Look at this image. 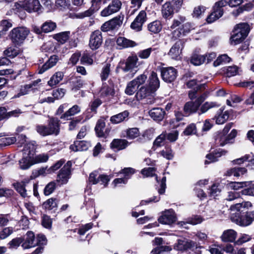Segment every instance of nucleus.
Listing matches in <instances>:
<instances>
[{
    "label": "nucleus",
    "mask_w": 254,
    "mask_h": 254,
    "mask_svg": "<svg viewBox=\"0 0 254 254\" xmlns=\"http://www.w3.org/2000/svg\"><path fill=\"white\" fill-rule=\"evenodd\" d=\"M160 80L157 73L152 71L147 81V83L141 86L137 91L135 98L137 101L146 99L148 104H153L155 101L156 92L160 87Z\"/></svg>",
    "instance_id": "1"
},
{
    "label": "nucleus",
    "mask_w": 254,
    "mask_h": 254,
    "mask_svg": "<svg viewBox=\"0 0 254 254\" xmlns=\"http://www.w3.org/2000/svg\"><path fill=\"white\" fill-rule=\"evenodd\" d=\"M37 146L33 143H26L22 149V157L19 160L20 169L27 170L33 165V156L36 152Z\"/></svg>",
    "instance_id": "2"
},
{
    "label": "nucleus",
    "mask_w": 254,
    "mask_h": 254,
    "mask_svg": "<svg viewBox=\"0 0 254 254\" xmlns=\"http://www.w3.org/2000/svg\"><path fill=\"white\" fill-rule=\"evenodd\" d=\"M29 28L25 26L13 28L9 33L8 37L12 45L16 48L22 46L30 34Z\"/></svg>",
    "instance_id": "3"
},
{
    "label": "nucleus",
    "mask_w": 254,
    "mask_h": 254,
    "mask_svg": "<svg viewBox=\"0 0 254 254\" xmlns=\"http://www.w3.org/2000/svg\"><path fill=\"white\" fill-rule=\"evenodd\" d=\"M186 20V17L182 16H179V20H173L170 26L171 29H176L173 32V37L177 38L180 37L181 36H185L193 29L190 23L186 22L184 23Z\"/></svg>",
    "instance_id": "4"
},
{
    "label": "nucleus",
    "mask_w": 254,
    "mask_h": 254,
    "mask_svg": "<svg viewBox=\"0 0 254 254\" xmlns=\"http://www.w3.org/2000/svg\"><path fill=\"white\" fill-rule=\"evenodd\" d=\"M183 0H169L161 7V14L163 18L170 19L175 13L178 12L183 4Z\"/></svg>",
    "instance_id": "5"
},
{
    "label": "nucleus",
    "mask_w": 254,
    "mask_h": 254,
    "mask_svg": "<svg viewBox=\"0 0 254 254\" xmlns=\"http://www.w3.org/2000/svg\"><path fill=\"white\" fill-rule=\"evenodd\" d=\"M250 26L247 23H240L236 24L232 31L233 34L230 37L235 45L242 42L248 36L250 32Z\"/></svg>",
    "instance_id": "6"
},
{
    "label": "nucleus",
    "mask_w": 254,
    "mask_h": 254,
    "mask_svg": "<svg viewBox=\"0 0 254 254\" xmlns=\"http://www.w3.org/2000/svg\"><path fill=\"white\" fill-rule=\"evenodd\" d=\"M235 210L236 212L231 216V220L233 222L242 227H246L252 224L249 210H246L245 208H241L240 210Z\"/></svg>",
    "instance_id": "7"
},
{
    "label": "nucleus",
    "mask_w": 254,
    "mask_h": 254,
    "mask_svg": "<svg viewBox=\"0 0 254 254\" xmlns=\"http://www.w3.org/2000/svg\"><path fill=\"white\" fill-rule=\"evenodd\" d=\"M227 6L224 0H220L216 2L213 6L210 13L207 16L206 21L208 24H211L224 14V7Z\"/></svg>",
    "instance_id": "8"
},
{
    "label": "nucleus",
    "mask_w": 254,
    "mask_h": 254,
    "mask_svg": "<svg viewBox=\"0 0 254 254\" xmlns=\"http://www.w3.org/2000/svg\"><path fill=\"white\" fill-rule=\"evenodd\" d=\"M138 59L135 54L132 55L127 57L126 60H121L116 68V72H119L120 69L124 72H131L137 67V63Z\"/></svg>",
    "instance_id": "9"
},
{
    "label": "nucleus",
    "mask_w": 254,
    "mask_h": 254,
    "mask_svg": "<svg viewBox=\"0 0 254 254\" xmlns=\"http://www.w3.org/2000/svg\"><path fill=\"white\" fill-rule=\"evenodd\" d=\"M24 0L22 3H16V8L26 10L29 13L38 12L42 7L39 0Z\"/></svg>",
    "instance_id": "10"
},
{
    "label": "nucleus",
    "mask_w": 254,
    "mask_h": 254,
    "mask_svg": "<svg viewBox=\"0 0 254 254\" xmlns=\"http://www.w3.org/2000/svg\"><path fill=\"white\" fill-rule=\"evenodd\" d=\"M161 77L162 80L167 83H173L178 76V70L172 66L161 67L160 68Z\"/></svg>",
    "instance_id": "11"
},
{
    "label": "nucleus",
    "mask_w": 254,
    "mask_h": 254,
    "mask_svg": "<svg viewBox=\"0 0 254 254\" xmlns=\"http://www.w3.org/2000/svg\"><path fill=\"white\" fill-rule=\"evenodd\" d=\"M158 222L162 224L171 225L177 221L175 211L172 209L166 210L158 219Z\"/></svg>",
    "instance_id": "12"
},
{
    "label": "nucleus",
    "mask_w": 254,
    "mask_h": 254,
    "mask_svg": "<svg viewBox=\"0 0 254 254\" xmlns=\"http://www.w3.org/2000/svg\"><path fill=\"white\" fill-rule=\"evenodd\" d=\"M103 43L102 33L99 30L92 32L90 35L89 46L92 50L98 49Z\"/></svg>",
    "instance_id": "13"
},
{
    "label": "nucleus",
    "mask_w": 254,
    "mask_h": 254,
    "mask_svg": "<svg viewBox=\"0 0 254 254\" xmlns=\"http://www.w3.org/2000/svg\"><path fill=\"white\" fill-rule=\"evenodd\" d=\"M59 200L56 197H51L43 202L41 206L46 212L48 211L50 213L56 214L59 213L58 204Z\"/></svg>",
    "instance_id": "14"
},
{
    "label": "nucleus",
    "mask_w": 254,
    "mask_h": 254,
    "mask_svg": "<svg viewBox=\"0 0 254 254\" xmlns=\"http://www.w3.org/2000/svg\"><path fill=\"white\" fill-rule=\"evenodd\" d=\"M177 248L180 251H187L190 250L194 251L197 248H201V247L198 246L197 243L190 240H179L178 241Z\"/></svg>",
    "instance_id": "15"
},
{
    "label": "nucleus",
    "mask_w": 254,
    "mask_h": 254,
    "mask_svg": "<svg viewBox=\"0 0 254 254\" xmlns=\"http://www.w3.org/2000/svg\"><path fill=\"white\" fill-rule=\"evenodd\" d=\"M185 42L183 40L179 39L177 41L171 48L168 55L171 57L172 59L178 60L182 50L184 47Z\"/></svg>",
    "instance_id": "16"
},
{
    "label": "nucleus",
    "mask_w": 254,
    "mask_h": 254,
    "mask_svg": "<svg viewBox=\"0 0 254 254\" xmlns=\"http://www.w3.org/2000/svg\"><path fill=\"white\" fill-rule=\"evenodd\" d=\"M122 4L120 0H113L111 3L101 11L100 15L106 17L117 12L121 9Z\"/></svg>",
    "instance_id": "17"
},
{
    "label": "nucleus",
    "mask_w": 254,
    "mask_h": 254,
    "mask_svg": "<svg viewBox=\"0 0 254 254\" xmlns=\"http://www.w3.org/2000/svg\"><path fill=\"white\" fill-rule=\"evenodd\" d=\"M23 238L24 242L21 245L22 247L24 249H28L31 248L35 247V235L32 231H28L26 234L22 236Z\"/></svg>",
    "instance_id": "18"
},
{
    "label": "nucleus",
    "mask_w": 254,
    "mask_h": 254,
    "mask_svg": "<svg viewBox=\"0 0 254 254\" xmlns=\"http://www.w3.org/2000/svg\"><path fill=\"white\" fill-rule=\"evenodd\" d=\"M60 120L57 117H51L49 118L48 123V127L51 134L58 135L60 132Z\"/></svg>",
    "instance_id": "19"
},
{
    "label": "nucleus",
    "mask_w": 254,
    "mask_h": 254,
    "mask_svg": "<svg viewBox=\"0 0 254 254\" xmlns=\"http://www.w3.org/2000/svg\"><path fill=\"white\" fill-rule=\"evenodd\" d=\"M30 179L28 178H25L21 182H16L12 184L14 189L18 192L22 197L27 196L26 186L30 182Z\"/></svg>",
    "instance_id": "20"
},
{
    "label": "nucleus",
    "mask_w": 254,
    "mask_h": 254,
    "mask_svg": "<svg viewBox=\"0 0 254 254\" xmlns=\"http://www.w3.org/2000/svg\"><path fill=\"white\" fill-rule=\"evenodd\" d=\"M116 43L119 46V49L133 48L138 44L135 41L128 39L125 37L119 36L116 39Z\"/></svg>",
    "instance_id": "21"
},
{
    "label": "nucleus",
    "mask_w": 254,
    "mask_h": 254,
    "mask_svg": "<svg viewBox=\"0 0 254 254\" xmlns=\"http://www.w3.org/2000/svg\"><path fill=\"white\" fill-rule=\"evenodd\" d=\"M121 23L120 17H115L103 24L101 27V30L103 32H108L114 30L117 26L120 25Z\"/></svg>",
    "instance_id": "22"
},
{
    "label": "nucleus",
    "mask_w": 254,
    "mask_h": 254,
    "mask_svg": "<svg viewBox=\"0 0 254 254\" xmlns=\"http://www.w3.org/2000/svg\"><path fill=\"white\" fill-rule=\"evenodd\" d=\"M237 236V233L233 229H228L225 230L220 238L224 243H234Z\"/></svg>",
    "instance_id": "23"
},
{
    "label": "nucleus",
    "mask_w": 254,
    "mask_h": 254,
    "mask_svg": "<svg viewBox=\"0 0 254 254\" xmlns=\"http://www.w3.org/2000/svg\"><path fill=\"white\" fill-rule=\"evenodd\" d=\"M90 146L89 143L85 140H75L69 146V149L74 152L86 151Z\"/></svg>",
    "instance_id": "24"
},
{
    "label": "nucleus",
    "mask_w": 254,
    "mask_h": 254,
    "mask_svg": "<svg viewBox=\"0 0 254 254\" xmlns=\"http://www.w3.org/2000/svg\"><path fill=\"white\" fill-rule=\"evenodd\" d=\"M149 116L153 120L156 121H161L166 115L165 110L161 108H154L149 112Z\"/></svg>",
    "instance_id": "25"
},
{
    "label": "nucleus",
    "mask_w": 254,
    "mask_h": 254,
    "mask_svg": "<svg viewBox=\"0 0 254 254\" xmlns=\"http://www.w3.org/2000/svg\"><path fill=\"white\" fill-rule=\"evenodd\" d=\"M190 63L195 66L202 65L205 63V58L203 55H201L196 51H194L189 60Z\"/></svg>",
    "instance_id": "26"
},
{
    "label": "nucleus",
    "mask_w": 254,
    "mask_h": 254,
    "mask_svg": "<svg viewBox=\"0 0 254 254\" xmlns=\"http://www.w3.org/2000/svg\"><path fill=\"white\" fill-rule=\"evenodd\" d=\"M105 125L106 124L104 120L102 119H99L97 121L94 130L96 135L98 137H107V135L106 134V133H107V129L105 130V132L103 131L105 127Z\"/></svg>",
    "instance_id": "27"
},
{
    "label": "nucleus",
    "mask_w": 254,
    "mask_h": 254,
    "mask_svg": "<svg viewBox=\"0 0 254 254\" xmlns=\"http://www.w3.org/2000/svg\"><path fill=\"white\" fill-rule=\"evenodd\" d=\"M247 172L248 170L245 167H235L228 169L225 175L228 177L234 176L236 177H239L247 173Z\"/></svg>",
    "instance_id": "28"
},
{
    "label": "nucleus",
    "mask_w": 254,
    "mask_h": 254,
    "mask_svg": "<svg viewBox=\"0 0 254 254\" xmlns=\"http://www.w3.org/2000/svg\"><path fill=\"white\" fill-rule=\"evenodd\" d=\"M128 144V142L126 139H114L110 143V148L112 149L122 150L126 148Z\"/></svg>",
    "instance_id": "29"
},
{
    "label": "nucleus",
    "mask_w": 254,
    "mask_h": 254,
    "mask_svg": "<svg viewBox=\"0 0 254 254\" xmlns=\"http://www.w3.org/2000/svg\"><path fill=\"white\" fill-rule=\"evenodd\" d=\"M198 109L199 108L192 101L186 102L183 108V111L186 116L196 113Z\"/></svg>",
    "instance_id": "30"
},
{
    "label": "nucleus",
    "mask_w": 254,
    "mask_h": 254,
    "mask_svg": "<svg viewBox=\"0 0 254 254\" xmlns=\"http://www.w3.org/2000/svg\"><path fill=\"white\" fill-rule=\"evenodd\" d=\"M247 181H243V182H232L228 181V183L226 185V187L228 190H233L235 191H237L240 190H241L244 188H246V186H247Z\"/></svg>",
    "instance_id": "31"
},
{
    "label": "nucleus",
    "mask_w": 254,
    "mask_h": 254,
    "mask_svg": "<svg viewBox=\"0 0 254 254\" xmlns=\"http://www.w3.org/2000/svg\"><path fill=\"white\" fill-rule=\"evenodd\" d=\"M69 31H64L53 35V38L61 44H64L69 39Z\"/></svg>",
    "instance_id": "32"
},
{
    "label": "nucleus",
    "mask_w": 254,
    "mask_h": 254,
    "mask_svg": "<svg viewBox=\"0 0 254 254\" xmlns=\"http://www.w3.org/2000/svg\"><path fill=\"white\" fill-rule=\"evenodd\" d=\"M183 134L185 136H190L195 135L196 136H200V133H198L196 124L191 123L188 125L183 132Z\"/></svg>",
    "instance_id": "33"
},
{
    "label": "nucleus",
    "mask_w": 254,
    "mask_h": 254,
    "mask_svg": "<svg viewBox=\"0 0 254 254\" xmlns=\"http://www.w3.org/2000/svg\"><path fill=\"white\" fill-rule=\"evenodd\" d=\"M147 28L152 34H157L161 31L162 25L160 21L155 20L148 24Z\"/></svg>",
    "instance_id": "34"
},
{
    "label": "nucleus",
    "mask_w": 254,
    "mask_h": 254,
    "mask_svg": "<svg viewBox=\"0 0 254 254\" xmlns=\"http://www.w3.org/2000/svg\"><path fill=\"white\" fill-rule=\"evenodd\" d=\"M129 115L127 111H125L116 115L113 116L110 118V121L112 123L117 124L124 121Z\"/></svg>",
    "instance_id": "35"
},
{
    "label": "nucleus",
    "mask_w": 254,
    "mask_h": 254,
    "mask_svg": "<svg viewBox=\"0 0 254 254\" xmlns=\"http://www.w3.org/2000/svg\"><path fill=\"white\" fill-rule=\"evenodd\" d=\"M152 132H151L150 130L146 129L141 134H139V136L137 138L136 141L139 143H144L152 139Z\"/></svg>",
    "instance_id": "36"
},
{
    "label": "nucleus",
    "mask_w": 254,
    "mask_h": 254,
    "mask_svg": "<svg viewBox=\"0 0 254 254\" xmlns=\"http://www.w3.org/2000/svg\"><path fill=\"white\" fill-rule=\"evenodd\" d=\"M125 132L126 135H124V137L128 139H134L137 137L138 138L140 134L139 129L137 127L128 128L125 130Z\"/></svg>",
    "instance_id": "37"
},
{
    "label": "nucleus",
    "mask_w": 254,
    "mask_h": 254,
    "mask_svg": "<svg viewBox=\"0 0 254 254\" xmlns=\"http://www.w3.org/2000/svg\"><path fill=\"white\" fill-rule=\"evenodd\" d=\"M221 70L225 76L230 77L238 73V67L236 65L224 67L221 68Z\"/></svg>",
    "instance_id": "38"
},
{
    "label": "nucleus",
    "mask_w": 254,
    "mask_h": 254,
    "mask_svg": "<svg viewBox=\"0 0 254 254\" xmlns=\"http://www.w3.org/2000/svg\"><path fill=\"white\" fill-rule=\"evenodd\" d=\"M64 73L62 71L56 72L48 82V84L53 87L58 84L63 78Z\"/></svg>",
    "instance_id": "39"
},
{
    "label": "nucleus",
    "mask_w": 254,
    "mask_h": 254,
    "mask_svg": "<svg viewBox=\"0 0 254 254\" xmlns=\"http://www.w3.org/2000/svg\"><path fill=\"white\" fill-rule=\"evenodd\" d=\"M135 173V170L132 168L127 167L121 169L119 172L116 173V176H118L121 174L124 175V178L128 182V180L131 178L132 175Z\"/></svg>",
    "instance_id": "40"
},
{
    "label": "nucleus",
    "mask_w": 254,
    "mask_h": 254,
    "mask_svg": "<svg viewBox=\"0 0 254 254\" xmlns=\"http://www.w3.org/2000/svg\"><path fill=\"white\" fill-rule=\"evenodd\" d=\"M220 104L216 102H206L203 104L199 109L198 114L200 115L206 113L208 110L215 107H219Z\"/></svg>",
    "instance_id": "41"
},
{
    "label": "nucleus",
    "mask_w": 254,
    "mask_h": 254,
    "mask_svg": "<svg viewBox=\"0 0 254 254\" xmlns=\"http://www.w3.org/2000/svg\"><path fill=\"white\" fill-rule=\"evenodd\" d=\"M232 61V59L227 54H222L219 55L213 63L214 67L218 66L221 64L229 63Z\"/></svg>",
    "instance_id": "42"
},
{
    "label": "nucleus",
    "mask_w": 254,
    "mask_h": 254,
    "mask_svg": "<svg viewBox=\"0 0 254 254\" xmlns=\"http://www.w3.org/2000/svg\"><path fill=\"white\" fill-rule=\"evenodd\" d=\"M138 87L139 86L137 85L135 80H132L127 84L125 91V93L128 95H132L136 91H138Z\"/></svg>",
    "instance_id": "43"
},
{
    "label": "nucleus",
    "mask_w": 254,
    "mask_h": 254,
    "mask_svg": "<svg viewBox=\"0 0 254 254\" xmlns=\"http://www.w3.org/2000/svg\"><path fill=\"white\" fill-rule=\"evenodd\" d=\"M80 112V108L77 105H75L73 106L71 108H69L67 111H66L62 115L60 116L61 119H67L69 117L71 116H73L75 114L79 113Z\"/></svg>",
    "instance_id": "44"
},
{
    "label": "nucleus",
    "mask_w": 254,
    "mask_h": 254,
    "mask_svg": "<svg viewBox=\"0 0 254 254\" xmlns=\"http://www.w3.org/2000/svg\"><path fill=\"white\" fill-rule=\"evenodd\" d=\"M226 135L219 130L215 133L213 137L215 142L219 143L220 146H224L227 144V141L225 140Z\"/></svg>",
    "instance_id": "45"
},
{
    "label": "nucleus",
    "mask_w": 254,
    "mask_h": 254,
    "mask_svg": "<svg viewBox=\"0 0 254 254\" xmlns=\"http://www.w3.org/2000/svg\"><path fill=\"white\" fill-rule=\"evenodd\" d=\"M156 168L155 167L144 168L141 171V174L146 177H155V179L157 182H159L158 177L155 174V172Z\"/></svg>",
    "instance_id": "46"
},
{
    "label": "nucleus",
    "mask_w": 254,
    "mask_h": 254,
    "mask_svg": "<svg viewBox=\"0 0 254 254\" xmlns=\"http://www.w3.org/2000/svg\"><path fill=\"white\" fill-rule=\"evenodd\" d=\"M222 154V152H217L215 150L212 153L207 154L206 155V158L209 161L207 160H205L204 164L206 165L217 161L218 158L221 157Z\"/></svg>",
    "instance_id": "47"
},
{
    "label": "nucleus",
    "mask_w": 254,
    "mask_h": 254,
    "mask_svg": "<svg viewBox=\"0 0 254 254\" xmlns=\"http://www.w3.org/2000/svg\"><path fill=\"white\" fill-rule=\"evenodd\" d=\"M12 26V21L11 19H3L0 22V33L5 34L9 28Z\"/></svg>",
    "instance_id": "48"
},
{
    "label": "nucleus",
    "mask_w": 254,
    "mask_h": 254,
    "mask_svg": "<svg viewBox=\"0 0 254 254\" xmlns=\"http://www.w3.org/2000/svg\"><path fill=\"white\" fill-rule=\"evenodd\" d=\"M246 188L241 190L242 194L254 196V181H247Z\"/></svg>",
    "instance_id": "49"
},
{
    "label": "nucleus",
    "mask_w": 254,
    "mask_h": 254,
    "mask_svg": "<svg viewBox=\"0 0 254 254\" xmlns=\"http://www.w3.org/2000/svg\"><path fill=\"white\" fill-rule=\"evenodd\" d=\"M55 181H51L47 184L44 189L43 193L45 196H49L54 192L57 188Z\"/></svg>",
    "instance_id": "50"
},
{
    "label": "nucleus",
    "mask_w": 254,
    "mask_h": 254,
    "mask_svg": "<svg viewBox=\"0 0 254 254\" xmlns=\"http://www.w3.org/2000/svg\"><path fill=\"white\" fill-rule=\"evenodd\" d=\"M57 27V24L51 20L45 22L42 25L43 32L45 33L50 32L54 31Z\"/></svg>",
    "instance_id": "51"
},
{
    "label": "nucleus",
    "mask_w": 254,
    "mask_h": 254,
    "mask_svg": "<svg viewBox=\"0 0 254 254\" xmlns=\"http://www.w3.org/2000/svg\"><path fill=\"white\" fill-rule=\"evenodd\" d=\"M13 46L7 48L4 52L3 54L5 56L10 58L11 59L14 58L16 57L20 53L21 50L16 49Z\"/></svg>",
    "instance_id": "52"
},
{
    "label": "nucleus",
    "mask_w": 254,
    "mask_h": 254,
    "mask_svg": "<svg viewBox=\"0 0 254 254\" xmlns=\"http://www.w3.org/2000/svg\"><path fill=\"white\" fill-rule=\"evenodd\" d=\"M166 139V134L161 133L158 135L154 140L153 143V148L159 147L164 145Z\"/></svg>",
    "instance_id": "53"
},
{
    "label": "nucleus",
    "mask_w": 254,
    "mask_h": 254,
    "mask_svg": "<svg viewBox=\"0 0 254 254\" xmlns=\"http://www.w3.org/2000/svg\"><path fill=\"white\" fill-rule=\"evenodd\" d=\"M35 247H43L46 245L47 243V240L45 235L40 233L35 236Z\"/></svg>",
    "instance_id": "54"
},
{
    "label": "nucleus",
    "mask_w": 254,
    "mask_h": 254,
    "mask_svg": "<svg viewBox=\"0 0 254 254\" xmlns=\"http://www.w3.org/2000/svg\"><path fill=\"white\" fill-rule=\"evenodd\" d=\"M49 159V156L46 154H40L33 156V165L36 164L46 162Z\"/></svg>",
    "instance_id": "55"
},
{
    "label": "nucleus",
    "mask_w": 254,
    "mask_h": 254,
    "mask_svg": "<svg viewBox=\"0 0 254 254\" xmlns=\"http://www.w3.org/2000/svg\"><path fill=\"white\" fill-rule=\"evenodd\" d=\"M53 221L49 216L44 214L42 216L41 224L43 227L48 229H51L52 227Z\"/></svg>",
    "instance_id": "56"
},
{
    "label": "nucleus",
    "mask_w": 254,
    "mask_h": 254,
    "mask_svg": "<svg viewBox=\"0 0 254 254\" xmlns=\"http://www.w3.org/2000/svg\"><path fill=\"white\" fill-rule=\"evenodd\" d=\"M36 130L38 133L43 136L52 135L48 126L45 125L36 126Z\"/></svg>",
    "instance_id": "57"
},
{
    "label": "nucleus",
    "mask_w": 254,
    "mask_h": 254,
    "mask_svg": "<svg viewBox=\"0 0 254 254\" xmlns=\"http://www.w3.org/2000/svg\"><path fill=\"white\" fill-rule=\"evenodd\" d=\"M213 121L212 119H206L204 121L200 135H203L204 133L207 132L213 127L214 126Z\"/></svg>",
    "instance_id": "58"
},
{
    "label": "nucleus",
    "mask_w": 254,
    "mask_h": 254,
    "mask_svg": "<svg viewBox=\"0 0 254 254\" xmlns=\"http://www.w3.org/2000/svg\"><path fill=\"white\" fill-rule=\"evenodd\" d=\"M110 66L111 64L107 63L102 68L100 77L102 81H105L107 79L110 73Z\"/></svg>",
    "instance_id": "59"
},
{
    "label": "nucleus",
    "mask_w": 254,
    "mask_h": 254,
    "mask_svg": "<svg viewBox=\"0 0 254 254\" xmlns=\"http://www.w3.org/2000/svg\"><path fill=\"white\" fill-rule=\"evenodd\" d=\"M24 240L22 238V236L12 239L8 244L9 248L17 249L21 244H22Z\"/></svg>",
    "instance_id": "60"
},
{
    "label": "nucleus",
    "mask_w": 254,
    "mask_h": 254,
    "mask_svg": "<svg viewBox=\"0 0 254 254\" xmlns=\"http://www.w3.org/2000/svg\"><path fill=\"white\" fill-rule=\"evenodd\" d=\"M56 4L57 6L62 10L69 9L71 6L70 1L68 0H57Z\"/></svg>",
    "instance_id": "61"
},
{
    "label": "nucleus",
    "mask_w": 254,
    "mask_h": 254,
    "mask_svg": "<svg viewBox=\"0 0 254 254\" xmlns=\"http://www.w3.org/2000/svg\"><path fill=\"white\" fill-rule=\"evenodd\" d=\"M166 151L164 150L160 152V155L168 160H172L174 158L173 150L170 146H166Z\"/></svg>",
    "instance_id": "62"
},
{
    "label": "nucleus",
    "mask_w": 254,
    "mask_h": 254,
    "mask_svg": "<svg viewBox=\"0 0 254 254\" xmlns=\"http://www.w3.org/2000/svg\"><path fill=\"white\" fill-rule=\"evenodd\" d=\"M205 10L206 7L202 5L195 7L191 15L193 18H199L205 12Z\"/></svg>",
    "instance_id": "63"
},
{
    "label": "nucleus",
    "mask_w": 254,
    "mask_h": 254,
    "mask_svg": "<svg viewBox=\"0 0 254 254\" xmlns=\"http://www.w3.org/2000/svg\"><path fill=\"white\" fill-rule=\"evenodd\" d=\"M16 141L15 137H4L0 139V146H6L14 144Z\"/></svg>",
    "instance_id": "64"
}]
</instances>
